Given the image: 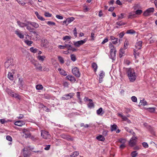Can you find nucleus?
<instances>
[{"label":"nucleus","mask_w":157,"mask_h":157,"mask_svg":"<svg viewBox=\"0 0 157 157\" xmlns=\"http://www.w3.org/2000/svg\"><path fill=\"white\" fill-rule=\"evenodd\" d=\"M128 77L130 82H134L137 78V75L133 69L129 68L127 71Z\"/></svg>","instance_id":"1"},{"label":"nucleus","mask_w":157,"mask_h":157,"mask_svg":"<svg viewBox=\"0 0 157 157\" xmlns=\"http://www.w3.org/2000/svg\"><path fill=\"white\" fill-rule=\"evenodd\" d=\"M109 47L110 49V58L113 60H114L116 57V51L113 45L110 43L109 44Z\"/></svg>","instance_id":"2"},{"label":"nucleus","mask_w":157,"mask_h":157,"mask_svg":"<svg viewBox=\"0 0 157 157\" xmlns=\"http://www.w3.org/2000/svg\"><path fill=\"white\" fill-rule=\"evenodd\" d=\"M87 39L86 38L83 40L78 41L76 42H74V45L76 47H79L81 45H82L85 43L87 41Z\"/></svg>","instance_id":"3"},{"label":"nucleus","mask_w":157,"mask_h":157,"mask_svg":"<svg viewBox=\"0 0 157 157\" xmlns=\"http://www.w3.org/2000/svg\"><path fill=\"white\" fill-rule=\"evenodd\" d=\"M74 95V93H70L69 94H67L63 95V97H62V99L64 100H68L73 98Z\"/></svg>","instance_id":"4"},{"label":"nucleus","mask_w":157,"mask_h":157,"mask_svg":"<svg viewBox=\"0 0 157 157\" xmlns=\"http://www.w3.org/2000/svg\"><path fill=\"white\" fill-rule=\"evenodd\" d=\"M13 60L12 59H10L7 60L5 63V67L6 68H8L10 66L13 65Z\"/></svg>","instance_id":"5"},{"label":"nucleus","mask_w":157,"mask_h":157,"mask_svg":"<svg viewBox=\"0 0 157 157\" xmlns=\"http://www.w3.org/2000/svg\"><path fill=\"white\" fill-rule=\"evenodd\" d=\"M154 11V8H150L147 9L143 13V15L145 16H148L150 15L151 13H152Z\"/></svg>","instance_id":"6"},{"label":"nucleus","mask_w":157,"mask_h":157,"mask_svg":"<svg viewBox=\"0 0 157 157\" xmlns=\"http://www.w3.org/2000/svg\"><path fill=\"white\" fill-rule=\"evenodd\" d=\"M137 138L135 136H133L130 139L129 142V145L131 147H133L136 144Z\"/></svg>","instance_id":"7"},{"label":"nucleus","mask_w":157,"mask_h":157,"mask_svg":"<svg viewBox=\"0 0 157 157\" xmlns=\"http://www.w3.org/2000/svg\"><path fill=\"white\" fill-rule=\"evenodd\" d=\"M72 72L76 77H79L80 75V74L79 71V69L77 67H75L72 70Z\"/></svg>","instance_id":"8"},{"label":"nucleus","mask_w":157,"mask_h":157,"mask_svg":"<svg viewBox=\"0 0 157 157\" xmlns=\"http://www.w3.org/2000/svg\"><path fill=\"white\" fill-rule=\"evenodd\" d=\"M41 136L44 139H48L51 136L48 132L43 131L41 132Z\"/></svg>","instance_id":"9"},{"label":"nucleus","mask_w":157,"mask_h":157,"mask_svg":"<svg viewBox=\"0 0 157 157\" xmlns=\"http://www.w3.org/2000/svg\"><path fill=\"white\" fill-rule=\"evenodd\" d=\"M32 63L35 67L36 68L40 71H42V67L41 66L40 64L38 63L37 62H32Z\"/></svg>","instance_id":"10"},{"label":"nucleus","mask_w":157,"mask_h":157,"mask_svg":"<svg viewBox=\"0 0 157 157\" xmlns=\"http://www.w3.org/2000/svg\"><path fill=\"white\" fill-rule=\"evenodd\" d=\"M8 94L12 97H15L18 99H20V96L18 94L13 92L11 90H9V91H8Z\"/></svg>","instance_id":"11"},{"label":"nucleus","mask_w":157,"mask_h":157,"mask_svg":"<svg viewBox=\"0 0 157 157\" xmlns=\"http://www.w3.org/2000/svg\"><path fill=\"white\" fill-rule=\"evenodd\" d=\"M61 137L66 140L68 141H72L73 140V138L70 136L64 134H62L61 135Z\"/></svg>","instance_id":"12"},{"label":"nucleus","mask_w":157,"mask_h":157,"mask_svg":"<svg viewBox=\"0 0 157 157\" xmlns=\"http://www.w3.org/2000/svg\"><path fill=\"white\" fill-rule=\"evenodd\" d=\"M15 33L20 38L23 39L24 37V36L22 33L18 29H17L15 31Z\"/></svg>","instance_id":"13"},{"label":"nucleus","mask_w":157,"mask_h":157,"mask_svg":"<svg viewBox=\"0 0 157 157\" xmlns=\"http://www.w3.org/2000/svg\"><path fill=\"white\" fill-rule=\"evenodd\" d=\"M72 83H74L76 81V79L74 76L71 75H68L66 77Z\"/></svg>","instance_id":"14"},{"label":"nucleus","mask_w":157,"mask_h":157,"mask_svg":"<svg viewBox=\"0 0 157 157\" xmlns=\"http://www.w3.org/2000/svg\"><path fill=\"white\" fill-rule=\"evenodd\" d=\"M27 22L28 24H30L35 29L37 28L39 26L38 24L35 22L27 21Z\"/></svg>","instance_id":"15"},{"label":"nucleus","mask_w":157,"mask_h":157,"mask_svg":"<svg viewBox=\"0 0 157 157\" xmlns=\"http://www.w3.org/2000/svg\"><path fill=\"white\" fill-rule=\"evenodd\" d=\"M142 43V42L141 41H139L136 43L135 46L137 50H140L141 48Z\"/></svg>","instance_id":"16"},{"label":"nucleus","mask_w":157,"mask_h":157,"mask_svg":"<svg viewBox=\"0 0 157 157\" xmlns=\"http://www.w3.org/2000/svg\"><path fill=\"white\" fill-rule=\"evenodd\" d=\"M25 122L23 121H18L15 122L14 123L15 125L19 126H22V125H25Z\"/></svg>","instance_id":"17"},{"label":"nucleus","mask_w":157,"mask_h":157,"mask_svg":"<svg viewBox=\"0 0 157 157\" xmlns=\"http://www.w3.org/2000/svg\"><path fill=\"white\" fill-rule=\"evenodd\" d=\"M17 23L18 25L21 28H23L25 27L26 26H27L26 24H27V22H26V23H23L19 21H17Z\"/></svg>","instance_id":"18"},{"label":"nucleus","mask_w":157,"mask_h":157,"mask_svg":"<svg viewBox=\"0 0 157 157\" xmlns=\"http://www.w3.org/2000/svg\"><path fill=\"white\" fill-rule=\"evenodd\" d=\"M110 38L111 40H112V42L113 44H116L118 43V38H116L113 36H111Z\"/></svg>","instance_id":"19"},{"label":"nucleus","mask_w":157,"mask_h":157,"mask_svg":"<svg viewBox=\"0 0 157 157\" xmlns=\"http://www.w3.org/2000/svg\"><path fill=\"white\" fill-rule=\"evenodd\" d=\"M58 70L59 72V73L61 75L64 76L67 75V74L66 72L64 70L61 68H58Z\"/></svg>","instance_id":"20"},{"label":"nucleus","mask_w":157,"mask_h":157,"mask_svg":"<svg viewBox=\"0 0 157 157\" xmlns=\"http://www.w3.org/2000/svg\"><path fill=\"white\" fill-rule=\"evenodd\" d=\"M35 14L37 17V18L40 20L42 21H44L45 20V19L42 17L37 12H35Z\"/></svg>","instance_id":"21"},{"label":"nucleus","mask_w":157,"mask_h":157,"mask_svg":"<svg viewBox=\"0 0 157 157\" xmlns=\"http://www.w3.org/2000/svg\"><path fill=\"white\" fill-rule=\"evenodd\" d=\"M97 113L98 115L102 116L104 114V112L103 111L102 108L101 107L97 110Z\"/></svg>","instance_id":"22"},{"label":"nucleus","mask_w":157,"mask_h":157,"mask_svg":"<svg viewBox=\"0 0 157 157\" xmlns=\"http://www.w3.org/2000/svg\"><path fill=\"white\" fill-rule=\"evenodd\" d=\"M23 155L24 157H29L30 154L28 151H25V148L23 149Z\"/></svg>","instance_id":"23"},{"label":"nucleus","mask_w":157,"mask_h":157,"mask_svg":"<svg viewBox=\"0 0 157 157\" xmlns=\"http://www.w3.org/2000/svg\"><path fill=\"white\" fill-rule=\"evenodd\" d=\"M96 138L99 141H103L105 140V138L102 135H99L96 137Z\"/></svg>","instance_id":"24"},{"label":"nucleus","mask_w":157,"mask_h":157,"mask_svg":"<svg viewBox=\"0 0 157 157\" xmlns=\"http://www.w3.org/2000/svg\"><path fill=\"white\" fill-rule=\"evenodd\" d=\"M37 58L39 61L43 62L44 61L45 59L46 58V56H41L39 55L37 56Z\"/></svg>","instance_id":"25"},{"label":"nucleus","mask_w":157,"mask_h":157,"mask_svg":"<svg viewBox=\"0 0 157 157\" xmlns=\"http://www.w3.org/2000/svg\"><path fill=\"white\" fill-rule=\"evenodd\" d=\"M135 14L134 12H131L129 13V15L128 16V18L132 19L135 17Z\"/></svg>","instance_id":"26"},{"label":"nucleus","mask_w":157,"mask_h":157,"mask_svg":"<svg viewBox=\"0 0 157 157\" xmlns=\"http://www.w3.org/2000/svg\"><path fill=\"white\" fill-rule=\"evenodd\" d=\"M117 125L115 124H114L112 125H111V130L112 132L114 131H116L117 128Z\"/></svg>","instance_id":"27"},{"label":"nucleus","mask_w":157,"mask_h":157,"mask_svg":"<svg viewBox=\"0 0 157 157\" xmlns=\"http://www.w3.org/2000/svg\"><path fill=\"white\" fill-rule=\"evenodd\" d=\"M18 82L19 85L21 86H22L24 85V82L23 79L22 78H19Z\"/></svg>","instance_id":"28"},{"label":"nucleus","mask_w":157,"mask_h":157,"mask_svg":"<svg viewBox=\"0 0 157 157\" xmlns=\"http://www.w3.org/2000/svg\"><path fill=\"white\" fill-rule=\"evenodd\" d=\"M67 41H66L64 42V45H59L58 46V48L61 49H64L67 47Z\"/></svg>","instance_id":"29"},{"label":"nucleus","mask_w":157,"mask_h":157,"mask_svg":"<svg viewBox=\"0 0 157 157\" xmlns=\"http://www.w3.org/2000/svg\"><path fill=\"white\" fill-rule=\"evenodd\" d=\"M42 43L43 45L44 46H46L47 43V40L44 38H43L41 40Z\"/></svg>","instance_id":"30"},{"label":"nucleus","mask_w":157,"mask_h":157,"mask_svg":"<svg viewBox=\"0 0 157 157\" xmlns=\"http://www.w3.org/2000/svg\"><path fill=\"white\" fill-rule=\"evenodd\" d=\"M71 39V37L70 36H64L63 38V40H66L67 41V43H68V40H70Z\"/></svg>","instance_id":"31"},{"label":"nucleus","mask_w":157,"mask_h":157,"mask_svg":"<svg viewBox=\"0 0 157 157\" xmlns=\"http://www.w3.org/2000/svg\"><path fill=\"white\" fill-rule=\"evenodd\" d=\"M79 154V153L78 151H75L73 153L70 155V156L71 157H76Z\"/></svg>","instance_id":"32"},{"label":"nucleus","mask_w":157,"mask_h":157,"mask_svg":"<svg viewBox=\"0 0 157 157\" xmlns=\"http://www.w3.org/2000/svg\"><path fill=\"white\" fill-rule=\"evenodd\" d=\"M8 78L11 80H13V75L11 73L9 72L8 75Z\"/></svg>","instance_id":"33"},{"label":"nucleus","mask_w":157,"mask_h":157,"mask_svg":"<svg viewBox=\"0 0 157 157\" xmlns=\"http://www.w3.org/2000/svg\"><path fill=\"white\" fill-rule=\"evenodd\" d=\"M74 19L75 18L73 17H71L70 18H67V23L66 25H67L68 24L73 21Z\"/></svg>","instance_id":"34"},{"label":"nucleus","mask_w":157,"mask_h":157,"mask_svg":"<svg viewBox=\"0 0 157 157\" xmlns=\"http://www.w3.org/2000/svg\"><path fill=\"white\" fill-rule=\"evenodd\" d=\"M24 42L25 44L29 46H31V44L33 43V41H29L28 40H25Z\"/></svg>","instance_id":"35"},{"label":"nucleus","mask_w":157,"mask_h":157,"mask_svg":"<svg viewBox=\"0 0 157 157\" xmlns=\"http://www.w3.org/2000/svg\"><path fill=\"white\" fill-rule=\"evenodd\" d=\"M92 66L93 68L94 69V71L96 72L97 69V65L95 63H93L92 64Z\"/></svg>","instance_id":"36"},{"label":"nucleus","mask_w":157,"mask_h":157,"mask_svg":"<svg viewBox=\"0 0 157 157\" xmlns=\"http://www.w3.org/2000/svg\"><path fill=\"white\" fill-rule=\"evenodd\" d=\"M120 57L121 58L123 56V54L124 53V51L123 50V48H121L120 50Z\"/></svg>","instance_id":"37"},{"label":"nucleus","mask_w":157,"mask_h":157,"mask_svg":"<svg viewBox=\"0 0 157 157\" xmlns=\"http://www.w3.org/2000/svg\"><path fill=\"white\" fill-rule=\"evenodd\" d=\"M29 24H28V23H27L26 24V25L25 27H26L27 29L30 32H32V31H33L34 29L33 28H32L30 26H29Z\"/></svg>","instance_id":"38"},{"label":"nucleus","mask_w":157,"mask_h":157,"mask_svg":"<svg viewBox=\"0 0 157 157\" xmlns=\"http://www.w3.org/2000/svg\"><path fill=\"white\" fill-rule=\"evenodd\" d=\"M68 44H67V49L68 50V48H72V47L71 46V44H72V43L71 42V41H69L68 42Z\"/></svg>","instance_id":"39"},{"label":"nucleus","mask_w":157,"mask_h":157,"mask_svg":"<svg viewBox=\"0 0 157 157\" xmlns=\"http://www.w3.org/2000/svg\"><path fill=\"white\" fill-rule=\"evenodd\" d=\"M36 88L37 90H42L43 87L42 85L38 84L36 86Z\"/></svg>","instance_id":"40"},{"label":"nucleus","mask_w":157,"mask_h":157,"mask_svg":"<svg viewBox=\"0 0 157 157\" xmlns=\"http://www.w3.org/2000/svg\"><path fill=\"white\" fill-rule=\"evenodd\" d=\"M71 60L73 62L75 61L76 60V56L74 54L71 55Z\"/></svg>","instance_id":"41"},{"label":"nucleus","mask_w":157,"mask_h":157,"mask_svg":"<svg viewBox=\"0 0 157 157\" xmlns=\"http://www.w3.org/2000/svg\"><path fill=\"white\" fill-rule=\"evenodd\" d=\"M136 33V32L133 29H131L128 30L126 33L127 34H133Z\"/></svg>","instance_id":"42"},{"label":"nucleus","mask_w":157,"mask_h":157,"mask_svg":"<svg viewBox=\"0 0 157 157\" xmlns=\"http://www.w3.org/2000/svg\"><path fill=\"white\" fill-rule=\"evenodd\" d=\"M116 24L117 25H118L119 26L123 25H124L126 24V23L123 22L122 21L117 22L116 23Z\"/></svg>","instance_id":"43"},{"label":"nucleus","mask_w":157,"mask_h":157,"mask_svg":"<svg viewBox=\"0 0 157 157\" xmlns=\"http://www.w3.org/2000/svg\"><path fill=\"white\" fill-rule=\"evenodd\" d=\"M108 131L107 130H104L102 132V135L104 136V137L108 135Z\"/></svg>","instance_id":"44"},{"label":"nucleus","mask_w":157,"mask_h":157,"mask_svg":"<svg viewBox=\"0 0 157 157\" xmlns=\"http://www.w3.org/2000/svg\"><path fill=\"white\" fill-rule=\"evenodd\" d=\"M140 102L141 103V105L143 106H144L145 105H147V101L144 99H143L142 100H141Z\"/></svg>","instance_id":"45"},{"label":"nucleus","mask_w":157,"mask_h":157,"mask_svg":"<svg viewBox=\"0 0 157 157\" xmlns=\"http://www.w3.org/2000/svg\"><path fill=\"white\" fill-rule=\"evenodd\" d=\"M44 98L46 99H49L52 98V96L50 94H45L44 95Z\"/></svg>","instance_id":"46"},{"label":"nucleus","mask_w":157,"mask_h":157,"mask_svg":"<svg viewBox=\"0 0 157 157\" xmlns=\"http://www.w3.org/2000/svg\"><path fill=\"white\" fill-rule=\"evenodd\" d=\"M30 50L33 53H36L37 52V49L36 48H34L33 47H31L30 48Z\"/></svg>","instance_id":"47"},{"label":"nucleus","mask_w":157,"mask_h":157,"mask_svg":"<svg viewBox=\"0 0 157 157\" xmlns=\"http://www.w3.org/2000/svg\"><path fill=\"white\" fill-rule=\"evenodd\" d=\"M58 58L59 61L61 63L63 64L64 63V61L62 57L60 56H58Z\"/></svg>","instance_id":"48"},{"label":"nucleus","mask_w":157,"mask_h":157,"mask_svg":"<svg viewBox=\"0 0 157 157\" xmlns=\"http://www.w3.org/2000/svg\"><path fill=\"white\" fill-rule=\"evenodd\" d=\"M94 104L93 102H90L87 104L88 108H91L92 107H94Z\"/></svg>","instance_id":"49"},{"label":"nucleus","mask_w":157,"mask_h":157,"mask_svg":"<svg viewBox=\"0 0 157 157\" xmlns=\"http://www.w3.org/2000/svg\"><path fill=\"white\" fill-rule=\"evenodd\" d=\"M138 153L136 151H133L131 152V155L132 157H136Z\"/></svg>","instance_id":"50"},{"label":"nucleus","mask_w":157,"mask_h":157,"mask_svg":"<svg viewBox=\"0 0 157 157\" xmlns=\"http://www.w3.org/2000/svg\"><path fill=\"white\" fill-rule=\"evenodd\" d=\"M128 41L125 42L124 43V50L126 49L128 47Z\"/></svg>","instance_id":"51"},{"label":"nucleus","mask_w":157,"mask_h":157,"mask_svg":"<svg viewBox=\"0 0 157 157\" xmlns=\"http://www.w3.org/2000/svg\"><path fill=\"white\" fill-rule=\"evenodd\" d=\"M73 33L75 36V37H77V29L76 27H75L73 31Z\"/></svg>","instance_id":"52"},{"label":"nucleus","mask_w":157,"mask_h":157,"mask_svg":"<svg viewBox=\"0 0 157 157\" xmlns=\"http://www.w3.org/2000/svg\"><path fill=\"white\" fill-rule=\"evenodd\" d=\"M147 109L150 112L153 113L155 111V108H147Z\"/></svg>","instance_id":"53"},{"label":"nucleus","mask_w":157,"mask_h":157,"mask_svg":"<svg viewBox=\"0 0 157 157\" xmlns=\"http://www.w3.org/2000/svg\"><path fill=\"white\" fill-rule=\"evenodd\" d=\"M134 55L135 58L136 59L137 58L136 55H137V56H138L139 53L138 52L136 51L135 49H134Z\"/></svg>","instance_id":"54"},{"label":"nucleus","mask_w":157,"mask_h":157,"mask_svg":"<svg viewBox=\"0 0 157 157\" xmlns=\"http://www.w3.org/2000/svg\"><path fill=\"white\" fill-rule=\"evenodd\" d=\"M124 34L125 33L124 31L122 32L119 34V36L120 38H121L123 37Z\"/></svg>","instance_id":"55"},{"label":"nucleus","mask_w":157,"mask_h":157,"mask_svg":"<svg viewBox=\"0 0 157 157\" xmlns=\"http://www.w3.org/2000/svg\"><path fill=\"white\" fill-rule=\"evenodd\" d=\"M44 15L45 17H52V14L48 12H45L44 13Z\"/></svg>","instance_id":"56"},{"label":"nucleus","mask_w":157,"mask_h":157,"mask_svg":"<svg viewBox=\"0 0 157 157\" xmlns=\"http://www.w3.org/2000/svg\"><path fill=\"white\" fill-rule=\"evenodd\" d=\"M6 139L10 141H12V138L10 136H7L6 137Z\"/></svg>","instance_id":"57"},{"label":"nucleus","mask_w":157,"mask_h":157,"mask_svg":"<svg viewBox=\"0 0 157 157\" xmlns=\"http://www.w3.org/2000/svg\"><path fill=\"white\" fill-rule=\"evenodd\" d=\"M131 99L132 101L134 102H136L137 101V98L135 96H133L131 98Z\"/></svg>","instance_id":"58"},{"label":"nucleus","mask_w":157,"mask_h":157,"mask_svg":"<svg viewBox=\"0 0 157 157\" xmlns=\"http://www.w3.org/2000/svg\"><path fill=\"white\" fill-rule=\"evenodd\" d=\"M130 62L129 60L128 59L124 60V63L126 65H129L130 63Z\"/></svg>","instance_id":"59"},{"label":"nucleus","mask_w":157,"mask_h":157,"mask_svg":"<svg viewBox=\"0 0 157 157\" xmlns=\"http://www.w3.org/2000/svg\"><path fill=\"white\" fill-rule=\"evenodd\" d=\"M142 12V11L141 10H137L136 11V14L137 15L140 14Z\"/></svg>","instance_id":"60"},{"label":"nucleus","mask_w":157,"mask_h":157,"mask_svg":"<svg viewBox=\"0 0 157 157\" xmlns=\"http://www.w3.org/2000/svg\"><path fill=\"white\" fill-rule=\"evenodd\" d=\"M143 146L145 148H147L148 147L147 144L146 142H143L142 143Z\"/></svg>","instance_id":"61"},{"label":"nucleus","mask_w":157,"mask_h":157,"mask_svg":"<svg viewBox=\"0 0 157 157\" xmlns=\"http://www.w3.org/2000/svg\"><path fill=\"white\" fill-rule=\"evenodd\" d=\"M47 24L48 25H56V23L53 22H52L51 21H48L47 22Z\"/></svg>","instance_id":"62"},{"label":"nucleus","mask_w":157,"mask_h":157,"mask_svg":"<svg viewBox=\"0 0 157 157\" xmlns=\"http://www.w3.org/2000/svg\"><path fill=\"white\" fill-rule=\"evenodd\" d=\"M17 2L19 4L21 5L22 6H24L25 4V3L24 2H21V1L20 0H16Z\"/></svg>","instance_id":"63"},{"label":"nucleus","mask_w":157,"mask_h":157,"mask_svg":"<svg viewBox=\"0 0 157 157\" xmlns=\"http://www.w3.org/2000/svg\"><path fill=\"white\" fill-rule=\"evenodd\" d=\"M104 75V73L103 71H101L99 74V76L100 77V78H102L103 77V76Z\"/></svg>","instance_id":"64"}]
</instances>
